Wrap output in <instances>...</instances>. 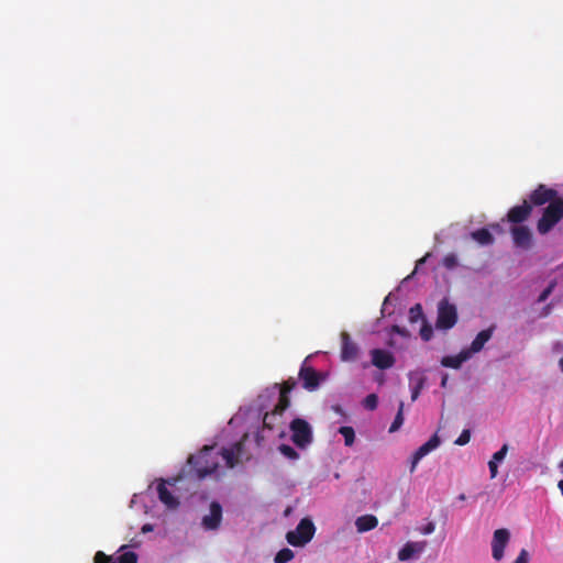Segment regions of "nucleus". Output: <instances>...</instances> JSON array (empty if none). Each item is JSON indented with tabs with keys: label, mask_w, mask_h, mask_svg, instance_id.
Wrapping results in <instances>:
<instances>
[{
	"label": "nucleus",
	"mask_w": 563,
	"mask_h": 563,
	"mask_svg": "<svg viewBox=\"0 0 563 563\" xmlns=\"http://www.w3.org/2000/svg\"><path fill=\"white\" fill-rule=\"evenodd\" d=\"M563 219V198L552 200L543 209L541 218L538 220L537 230L540 234L549 233Z\"/></svg>",
	"instance_id": "f257e3e1"
},
{
	"label": "nucleus",
	"mask_w": 563,
	"mask_h": 563,
	"mask_svg": "<svg viewBox=\"0 0 563 563\" xmlns=\"http://www.w3.org/2000/svg\"><path fill=\"white\" fill-rule=\"evenodd\" d=\"M213 453V448L206 446L198 455H191L188 463L194 465L198 478H205L218 470V462L216 460L209 461Z\"/></svg>",
	"instance_id": "f03ea898"
},
{
	"label": "nucleus",
	"mask_w": 563,
	"mask_h": 563,
	"mask_svg": "<svg viewBox=\"0 0 563 563\" xmlns=\"http://www.w3.org/2000/svg\"><path fill=\"white\" fill-rule=\"evenodd\" d=\"M316 532L313 522L303 518L300 520L295 530H290L286 534L287 542L292 547H303L311 541Z\"/></svg>",
	"instance_id": "7ed1b4c3"
},
{
	"label": "nucleus",
	"mask_w": 563,
	"mask_h": 563,
	"mask_svg": "<svg viewBox=\"0 0 563 563\" xmlns=\"http://www.w3.org/2000/svg\"><path fill=\"white\" fill-rule=\"evenodd\" d=\"M291 431V441L300 449H305L312 442V429L310 424L301 418H295L289 426Z\"/></svg>",
	"instance_id": "20e7f679"
},
{
	"label": "nucleus",
	"mask_w": 563,
	"mask_h": 563,
	"mask_svg": "<svg viewBox=\"0 0 563 563\" xmlns=\"http://www.w3.org/2000/svg\"><path fill=\"white\" fill-rule=\"evenodd\" d=\"M457 321V311L454 305L450 303L448 299H442L438 307L437 328L441 330H449L455 325Z\"/></svg>",
	"instance_id": "39448f33"
},
{
	"label": "nucleus",
	"mask_w": 563,
	"mask_h": 563,
	"mask_svg": "<svg viewBox=\"0 0 563 563\" xmlns=\"http://www.w3.org/2000/svg\"><path fill=\"white\" fill-rule=\"evenodd\" d=\"M289 408L287 401L283 399L278 401L271 412H266L263 418V426L267 430L279 429L284 424V413ZM285 434L284 429H280L279 435Z\"/></svg>",
	"instance_id": "423d86ee"
},
{
	"label": "nucleus",
	"mask_w": 563,
	"mask_h": 563,
	"mask_svg": "<svg viewBox=\"0 0 563 563\" xmlns=\"http://www.w3.org/2000/svg\"><path fill=\"white\" fill-rule=\"evenodd\" d=\"M298 376L302 382V387L310 391L316 390L322 380L321 374L309 366L307 360L301 364Z\"/></svg>",
	"instance_id": "0eeeda50"
},
{
	"label": "nucleus",
	"mask_w": 563,
	"mask_h": 563,
	"mask_svg": "<svg viewBox=\"0 0 563 563\" xmlns=\"http://www.w3.org/2000/svg\"><path fill=\"white\" fill-rule=\"evenodd\" d=\"M510 540V532L506 528H500L494 531L492 540V555L496 561L504 558L505 549Z\"/></svg>",
	"instance_id": "6e6552de"
},
{
	"label": "nucleus",
	"mask_w": 563,
	"mask_h": 563,
	"mask_svg": "<svg viewBox=\"0 0 563 563\" xmlns=\"http://www.w3.org/2000/svg\"><path fill=\"white\" fill-rule=\"evenodd\" d=\"M561 197L558 195V191L551 188H548L545 185L540 184L529 196V203L531 206H543L547 202H551L552 200L560 199Z\"/></svg>",
	"instance_id": "1a4fd4ad"
},
{
	"label": "nucleus",
	"mask_w": 563,
	"mask_h": 563,
	"mask_svg": "<svg viewBox=\"0 0 563 563\" xmlns=\"http://www.w3.org/2000/svg\"><path fill=\"white\" fill-rule=\"evenodd\" d=\"M514 244L517 247L528 250L532 244V233L526 225H514L510 229Z\"/></svg>",
	"instance_id": "9d476101"
},
{
	"label": "nucleus",
	"mask_w": 563,
	"mask_h": 563,
	"mask_svg": "<svg viewBox=\"0 0 563 563\" xmlns=\"http://www.w3.org/2000/svg\"><path fill=\"white\" fill-rule=\"evenodd\" d=\"M532 212V206L528 200H523L522 205L515 206L507 213V221L514 224H521L529 219Z\"/></svg>",
	"instance_id": "9b49d317"
},
{
	"label": "nucleus",
	"mask_w": 563,
	"mask_h": 563,
	"mask_svg": "<svg viewBox=\"0 0 563 563\" xmlns=\"http://www.w3.org/2000/svg\"><path fill=\"white\" fill-rule=\"evenodd\" d=\"M439 445H440V439L437 434H434L426 443H423L421 446H419L412 454L410 473L415 472V470L421 459H423L427 454H429L431 451L437 449Z\"/></svg>",
	"instance_id": "f8f14e48"
},
{
	"label": "nucleus",
	"mask_w": 563,
	"mask_h": 563,
	"mask_svg": "<svg viewBox=\"0 0 563 563\" xmlns=\"http://www.w3.org/2000/svg\"><path fill=\"white\" fill-rule=\"evenodd\" d=\"M222 520V506L218 501L210 504V512L202 518L201 525L206 530H217Z\"/></svg>",
	"instance_id": "ddd939ff"
},
{
	"label": "nucleus",
	"mask_w": 563,
	"mask_h": 563,
	"mask_svg": "<svg viewBox=\"0 0 563 563\" xmlns=\"http://www.w3.org/2000/svg\"><path fill=\"white\" fill-rule=\"evenodd\" d=\"M341 358L346 362L356 360L358 355V346L351 340L347 332L341 333Z\"/></svg>",
	"instance_id": "4468645a"
},
{
	"label": "nucleus",
	"mask_w": 563,
	"mask_h": 563,
	"mask_svg": "<svg viewBox=\"0 0 563 563\" xmlns=\"http://www.w3.org/2000/svg\"><path fill=\"white\" fill-rule=\"evenodd\" d=\"M371 354L373 365L379 369L390 368L395 364V357L388 351L374 349Z\"/></svg>",
	"instance_id": "2eb2a0df"
},
{
	"label": "nucleus",
	"mask_w": 563,
	"mask_h": 563,
	"mask_svg": "<svg viewBox=\"0 0 563 563\" xmlns=\"http://www.w3.org/2000/svg\"><path fill=\"white\" fill-rule=\"evenodd\" d=\"M93 563H137V555L135 552L129 551L122 553L117 561L112 560L111 556L107 555L102 551H98L95 554Z\"/></svg>",
	"instance_id": "dca6fc26"
},
{
	"label": "nucleus",
	"mask_w": 563,
	"mask_h": 563,
	"mask_svg": "<svg viewBox=\"0 0 563 563\" xmlns=\"http://www.w3.org/2000/svg\"><path fill=\"white\" fill-rule=\"evenodd\" d=\"M243 450V442L239 441L233 444L232 448H222L221 449V456L225 461V464L229 468H233L238 462H239V455L241 454Z\"/></svg>",
	"instance_id": "f3484780"
},
{
	"label": "nucleus",
	"mask_w": 563,
	"mask_h": 563,
	"mask_svg": "<svg viewBox=\"0 0 563 563\" xmlns=\"http://www.w3.org/2000/svg\"><path fill=\"white\" fill-rule=\"evenodd\" d=\"M426 548V542H407L398 552V560L401 562L409 561L413 555L421 553Z\"/></svg>",
	"instance_id": "a211bd4d"
},
{
	"label": "nucleus",
	"mask_w": 563,
	"mask_h": 563,
	"mask_svg": "<svg viewBox=\"0 0 563 563\" xmlns=\"http://www.w3.org/2000/svg\"><path fill=\"white\" fill-rule=\"evenodd\" d=\"M495 329L496 327L493 324L489 328L478 332L475 339L472 341L470 350L467 352H470L471 354L478 353L479 351H482L484 345L492 339Z\"/></svg>",
	"instance_id": "6ab92c4d"
},
{
	"label": "nucleus",
	"mask_w": 563,
	"mask_h": 563,
	"mask_svg": "<svg viewBox=\"0 0 563 563\" xmlns=\"http://www.w3.org/2000/svg\"><path fill=\"white\" fill-rule=\"evenodd\" d=\"M159 500L169 509H176L179 506L178 499L167 489L165 482L162 481L157 486Z\"/></svg>",
	"instance_id": "aec40b11"
},
{
	"label": "nucleus",
	"mask_w": 563,
	"mask_h": 563,
	"mask_svg": "<svg viewBox=\"0 0 563 563\" xmlns=\"http://www.w3.org/2000/svg\"><path fill=\"white\" fill-rule=\"evenodd\" d=\"M378 519L374 515H363L355 520V527L358 532H367L375 529Z\"/></svg>",
	"instance_id": "412c9836"
},
{
	"label": "nucleus",
	"mask_w": 563,
	"mask_h": 563,
	"mask_svg": "<svg viewBox=\"0 0 563 563\" xmlns=\"http://www.w3.org/2000/svg\"><path fill=\"white\" fill-rule=\"evenodd\" d=\"M470 357V352L462 351L457 355L444 356L441 360V365L450 368H460L463 362Z\"/></svg>",
	"instance_id": "4be33fe9"
},
{
	"label": "nucleus",
	"mask_w": 563,
	"mask_h": 563,
	"mask_svg": "<svg viewBox=\"0 0 563 563\" xmlns=\"http://www.w3.org/2000/svg\"><path fill=\"white\" fill-rule=\"evenodd\" d=\"M471 236L481 245H492L495 241L488 229L482 228L471 233Z\"/></svg>",
	"instance_id": "5701e85b"
},
{
	"label": "nucleus",
	"mask_w": 563,
	"mask_h": 563,
	"mask_svg": "<svg viewBox=\"0 0 563 563\" xmlns=\"http://www.w3.org/2000/svg\"><path fill=\"white\" fill-rule=\"evenodd\" d=\"M297 382L294 378H288L282 384L278 401L285 399L287 405L290 406L289 393L296 387Z\"/></svg>",
	"instance_id": "b1692460"
},
{
	"label": "nucleus",
	"mask_w": 563,
	"mask_h": 563,
	"mask_svg": "<svg viewBox=\"0 0 563 563\" xmlns=\"http://www.w3.org/2000/svg\"><path fill=\"white\" fill-rule=\"evenodd\" d=\"M339 433L343 435L344 443L346 446H351L355 441V432L352 427L343 426L340 427Z\"/></svg>",
	"instance_id": "393cba45"
},
{
	"label": "nucleus",
	"mask_w": 563,
	"mask_h": 563,
	"mask_svg": "<svg viewBox=\"0 0 563 563\" xmlns=\"http://www.w3.org/2000/svg\"><path fill=\"white\" fill-rule=\"evenodd\" d=\"M404 423V402H399L398 412L389 427V432H396Z\"/></svg>",
	"instance_id": "a878e982"
},
{
	"label": "nucleus",
	"mask_w": 563,
	"mask_h": 563,
	"mask_svg": "<svg viewBox=\"0 0 563 563\" xmlns=\"http://www.w3.org/2000/svg\"><path fill=\"white\" fill-rule=\"evenodd\" d=\"M294 556H295V554H294L292 550H290L288 548H284L276 553L274 562L275 563H287V562L291 561L294 559Z\"/></svg>",
	"instance_id": "bb28decb"
},
{
	"label": "nucleus",
	"mask_w": 563,
	"mask_h": 563,
	"mask_svg": "<svg viewBox=\"0 0 563 563\" xmlns=\"http://www.w3.org/2000/svg\"><path fill=\"white\" fill-rule=\"evenodd\" d=\"M419 320H423V311L420 303H416L409 309V321L416 323Z\"/></svg>",
	"instance_id": "cd10ccee"
},
{
	"label": "nucleus",
	"mask_w": 563,
	"mask_h": 563,
	"mask_svg": "<svg viewBox=\"0 0 563 563\" xmlns=\"http://www.w3.org/2000/svg\"><path fill=\"white\" fill-rule=\"evenodd\" d=\"M279 452L289 460H297L299 459L298 452L288 444H280L278 448Z\"/></svg>",
	"instance_id": "c85d7f7f"
},
{
	"label": "nucleus",
	"mask_w": 563,
	"mask_h": 563,
	"mask_svg": "<svg viewBox=\"0 0 563 563\" xmlns=\"http://www.w3.org/2000/svg\"><path fill=\"white\" fill-rule=\"evenodd\" d=\"M378 405V397L376 394H369L363 400V406L368 410H375Z\"/></svg>",
	"instance_id": "c756f323"
},
{
	"label": "nucleus",
	"mask_w": 563,
	"mask_h": 563,
	"mask_svg": "<svg viewBox=\"0 0 563 563\" xmlns=\"http://www.w3.org/2000/svg\"><path fill=\"white\" fill-rule=\"evenodd\" d=\"M442 264L446 269H453L457 266V257L453 253L446 254L443 260Z\"/></svg>",
	"instance_id": "7c9ffc66"
},
{
	"label": "nucleus",
	"mask_w": 563,
	"mask_h": 563,
	"mask_svg": "<svg viewBox=\"0 0 563 563\" xmlns=\"http://www.w3.org/2000/svg\"><path fill=\"white\" fill-rule=\"evenodd\" d=\"M508 450L509 445L505 443L497 452L493 454L490 461H495L496 463L501 462L506 457Z\"/></svg>",
	"instance_id": "2f4dec72"
},
{
	"label": "nucleus",
	"mask_w": 563,
	"mask_h": 563,
	"mask_svg": "<svg viewBox=\"0 0 563 563\" xmlns=\"http://www.w3.org/2000/svg\"><path fill=\"white\" fill-rule=\"evenodd\" d=\"M433 335V329L430 324L424 322L422 328L420 329V336L423 341H429Z\"/></svg>",
	"instance_id": "473e14b6"
},
{
	"label": "nucleus",
	"mask_w": 563,
	"mask_h": 563,
	"mask_svg": "<svg viewBox=\"0 0 563 563\" xmlns=\"http://www.w3.org/2000/svg\"><path fill=\"white\" fill-rule=\"evenodd\" d=\"M471 440V431L468 429H465L462 431V433L460 434V437L454 441V443L456 445H465L470 442Z\"/></svg>",
	"instance_id": "72a5a7b5"
},
{
	"label": "nucleus",
	"mask_w": 563,
	"mask_h": 563,
	"mask_svg": "<svg viewBox=\"0 0 563 563\" xmlns=\"http://www.w3.org/2000/svg\"><path fill=\"white\" fill-rule=\"evenodd\" d=\"M553 288H554V284H550L539 296L538 298V302H543L548 299V297L551 295V292L553 291Z\"/></svg>",
	"instance_id": "f704fd0d"
},
{
	"label": "nucleus",
	"mask_w": 563,
	"mask_h": 563,
	"mask_svg": "<svg viewBox=\"0 0 563 563\" xmlns=\"http://www.w3.org/2000/svg\"><path fill=\"white\" fill-rule=\"evenodd\" d=\"M514 563H529L528 551L526 549H522Z\"/></svg>",
	"instance_id": "c9c22d12"
},
{
	"label": "nucleus",
	"mask_w": 563,
	"mask_h": 563,
	"mask_svg": "<svg viewBox=\"0 0 563 563\" xmlns=\"http://www.w3.org/2000/svg\"><path fill=\"white\" fill-rule=\"evenodd\" d=\"M488 468L490 473V478H495L498 474V463H496L495 461H489Z\"/></svg>",
	"instance_id": "e433bc0d"
},
{
	"label": "nucleus",
	"mask_w": 563,
	"mask_h": 563,
	"mask_svg": "<svg viewBox=\"0 0 563 563\" xmlns=\"http://www.w3.org/2000/svg\"><path fill=\"white\" fill-rule=\"evenodd\" d=\"M422 388V382H420L411 391V399L415 401L419 394H420V390Z\"/></svg>",
	"instance_id": "4c0bfd02"
},
{
	"label": "nucleus",
	"mask_w": 563,
	"mask_h": 563,
	"mask_svg": "<svg viewBox=\"0 0 563 563\" xmlns=\"http://www.w3.org/2000/svg\"><path fill=\"white\" fill-rule=\"evenodd\" d=\"M391 331L400 335H405L406 332V330L400 328L399 325H393Z\"/></svg>",
	"instance_id": "58836bf2"
},
{
	"label": "nucleus",
	"mask_w": 563,
	"mask_h": 563,
	"mask_svg": "<svg viewBox=\"0 0 563 563\" xmlns=\"http://www.w3.org/2000/svg\"><path fill=\"white\" fill-rule=\"evenodd\" d=\"M434 531V525L432 522L428 523L423 530L424 534H430Z\"/></svg>",
	"instance_id": "ea45409f"
},
{
	"label": "nucleus",
	"mask_w": 563,
	"mask_h": 563,
	"mask_svg": "<svg viewBox=\"0 0 563 563\" xmlns=\"http://www.w3.org/2000/svg\"><path fill=\"white\" fill-rule=\"evenodd\" d=\"M428 256H429V254H427L426 256H423L422 258H420V260L417 262L416 268H418L420 265H422V264L426 262V260H427V257H428Z\"/></svg>",
	"instance_id": "a19ab883"
},
{
	"label": "nucleus",
	"mask_w": 563,
	"mask_h": 563,
	"mask_svg": "<svg viewBox=\"0 0 563 563\" xmlns=\"http://www.w3.org/2000/svg\"><path fill=\"white\" fill-rule=\"evenodd\" d=\"M448 379H449L448 375H446V374H444V375L442 376V379H441V386H442V387H445V386H446Z\"/></svg>",
	"instance_id": "79ce46f5"
},
{
	"label": "nucleus",
	"mask_w": 563,
	"mask_h": 563,
	"mask_svg": "<svg viewBox=\"0 0 563 563\" xmlns=\"http://www.w3.org/2000/svg\"><path fill=\"white\" fill-rule=\"evenodd\" d=\"M142 530L145 532V531H151L152 530V526L150 525H145Z\"/></svg>",
	"instance_id": "37998d69"
},
{
	"label": "nucleus",
	"mask_w": 563,
	"mask_h": 563,
	"mask_svg": "<svg viewBox=\"0 0 563 563\" xmlns=\"http://www.w3.org/2000/svg\"><path fill=\"white\" fill-rule=\"evenodd\" d=\"M457 499H459V500H461V501H464V500L466 499L465 494H460V495L457 496Z\"/></svg>",
	"instance_id": "c03bdc74"
},
{
	"label": "nucleus",
	"mask_w": 563,
	"mask_h": 563,
	"mask_svg": "<svg viewBox=\"0 0 563 563\" xmlns=\"http://www.w3.org/2000/svg\"><path fill=\"white\" fill-rule=\"evenodd\" d=\"M559 365H560V368H561V371H562V373H563V357H562V358H560V361H559Z\"/></svg>",
	"instance_id": "a18cd8bd"
},
{
	"label": "nucleus",
	"mask_w": 563,
	"mask_h": 563,
	"mask_svg": "<svg viewBox=\"0 0 563 563\" xmlns=\"http://www.w3.org/2000/svg\"><path fill=\"white\" fill-rule=\"evenodd\" d=\"M560 468L563 470V460L560 463Z\"/></svg>",
	"instance_id": "49530a36"
}]
</instances>
